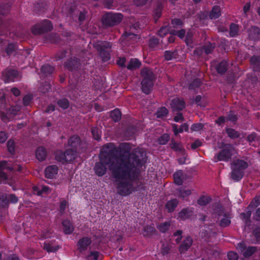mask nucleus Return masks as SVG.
Wrapping results in <instances>:
<instances>
[{
    "mask_svg": "<svg viewBox=\"0 0 260 260\" xmlns=\"http://www.w3.org/2000/svg\"><path fill=\"white\" fill-rule=\"evenodd\" d=\"M113 156L106 159L103 156V160L111 162L109 170L112 177L114 179L117 193L121 196H127L135 191L143 188L142 185L134 186V182L138 178L139 168L146 162V152L139 147L134 149L128 155L124 154L120 157H115L117 150L112 149Z\"/></svg>",
    "mask_w": 260,
    "mask_h": 260,
    "instance_id": "f257e3e1",
    "label": "nucleus"
},
{
    "mask_svg": "<svg viewBox=\"0 0 260 260\" xmlns=\"http://www.w3.org/2000/svg\"><path fill=\"white\" fill-rule=\"evenodd\" d=\"M112 149L117 150V153L115 155V157H120L124 154L128 155L131 151L130 144L128 143H122L118 147L111 143L105 145L102 148L100 154V161L96 162L94 167L95 173L99 176H102L106 173L107 168L105 165H107L109 169L111 162H105L103 160V156H105L107 158L106 159H111V156L113 155L111 152Z\"/></svg>",
    "mask_w": 260,
    "mask_h": 260,
    "instance_id": "f03ea898",
    "label": "nucleus"
},
{
    "mask_svg": "<svg viewBox=\"0 0 260 260\" xmlns=\"http://www.w3.org/2000/svg\"><path fill=\"white\" fill-rule=\"evenodd\" d=\"M142 80L141 83L142 91L148 94L152 89L155 76L152 71L147 68H143L141 71Z\"/></svg>",
    "mask_w": 260,
    "mask_h": 260,
    "instance_id": "7ed1b4c3",
    "label": "nucleus"
},
{
    "mask_svg": "<svg viewBox=\"0 0 260 260\" xmlns=\"http://www.w3.org/2000/svg\"><path fill=\"white\" fill-rule=\"evenodd\" d=\"M248 164L244 160L237 159L231 164V178L236 181L241 180L244 176V170L248 167Z\"/></svg>",
    "mask_w": 260,
    "mask_h": 260,
    "instance_id": "20e7f679",
    "label": "nucleus"
},
{
    "mask_svg": "<svg viewBox=\"0 0 260 260\" xmlns=\"http://www.w3.org/2000/svg\"><path fill=\"white\" fill-rule=\"evenodd\" d=\"M236 153V149L232 145L224 144L222 145L221 150L214 156L213 160L215 162L218 161L228 162L231 159L232 155Z\"/></svg>",
    "mask_w": 260,
    "mask_h": 260,
    "instance_id": "39448f33",
    "label": "nucleus"
},
{
    "mask_svg": "<svg viewBox=\"0 0 260 260\" xmlns=\"http://www.w3.org/2000/svg\"><path fill=\"white\" fill-rule=\"evenodd\" d=\"M94 48L99 53L103 61H107L110 59L112 44L109 42L98 41L93 45Z\"/></svg>",
    "mask_w": 260,
    "mask_h": 260,
    "instance_id": "423d86ee",
    "label": "nucleus"
},
{
    "mask_svg": "<svg viewBox=\"0 0 260 260\" xmlns=\"http://www.w3.org/2000/svg\"><path fill=\"white\" fill-rule=\"evenodd\" d=\"M122 16L120 13H107L104 14L102 17V23L106 27L114 26L121 21Z\"/></svg>",
    "mask_w": 260,
    "mask_h": 260,
    "instance_id": "0eeeda50",
    "label": "nucleus"
},
{
    "mask_svg": "<svg viewBox=\"0 0 260 260\" xmlns=\"http://www.w3.org/2000/svg\"><path fill=\"white\" fill-rule=\"evenodd\" d=\"M77 155V151L72 149H68L65 152L57 150L55 152V159L62 163L70 162L74 160Z\"/></svg>",
    "mask_w": 260,
    "mask_h": 260,
    "instance_id": "6e6552de",
    "label": "nucleus"
},
{
    "mask_svg": "<svg viewBox=\"0 0 260 260\" xmlns=\"http://www.w3.org/2000/svg\"><path fill=\"white\" fill-rule=\"evenodd\" d=\"M52 29L53 26L50 21L44 20L41 23L34 25L31 28V32L33 34L38 35L51 31Z\"/></svg>",
    "mask_w": 260,
    "mask_h": 260,
    "instance_id": "1a4fd4ad",
    "label": "nucleus"
},
{
    "mask_svg": "<svg viewBox=\"0 0 260 260\" xmlns=\"http://www.w3.org/2000/svg\"><path fill=\"white\" fill-rule=\"evenodd\" d=\"M237 248L241 252L243 256L247 258L251 256L254 253L257 251L258 248L256 246L247 247L246 244L244 242H240L237 244Z\"/></svg>",
    "mask_w": 260,
    "mask_h": 260,
    "instance_id": "9d476101",
    "label": "nucleus"
},
{
    "mask_svg": "<svg viewBox=\"0 0 260 260\" xmlns=\"http://www.w3.org/2000/svg\"><path fill=\"white\" fill-rule=\"evenodd\" d=\"M18 76V71L11 68L6 69L2 73V78L5 82L14 81Z\"/></svg>",
    "mask_w": 260,
    "mask_h": 260,
    "instance_id": "9b49d317",
    "label": "nucleus"
},
{
    "mask_svg": "<svg viewBox=\"0 0 260 260\" xmlns=\"http://www.w3.org/2000/svg\"><path fill=\"white\" fill-rule=\"evenodd\" d=\"M91 239L88 237H84L79 240L77 244V249L82 252L87 249L88 247L91 243Z\"/></svg>",
    "mask_w": 260,
    "mask_h": 260,
    "instance_id": "f8f14e48",
    "label": "nucleus"
},
{
    "mask_svg": "<svg viewBox=\"0 0 260 260\" xmlns=\"http://www.w3.org/2000/svg\"><path fill=\"white\" fill-rule=\"evenodd\" d=\"M82 142L78 135H73L68 140V145L72 149L77 151L81 148Z\"/></svg>",
    "mask_w": 260,
    "mask_h": 260,
    "instance_id": "ddd939ff",
    "label": "nucleus"
},
{
    "mask_svg": "<svg viewBox=\"0 0 260 260\" xmlns=\"http://www.w3.org/2000/svg\"><path fill=\"white\" fill-rule=\"evenodd\" d=\"M170 105L173 112L181 111L185 107L184 101L178 98L173 99Z\"/></svg>",
    "mask_w": 260,
    "mask_h": 260,
    "instance_id": "4468645a",
    "label": "nucleus"
},
{
    "mask_svg": "<svg viewBox=\"0 0 260 260\" xmlns=\"http://www.w3.org/2000/svg\"><path fill=\"white\" fill-rule=\"evenodd\" d=\"M249 40L258 41L260 40V28L257 26H251L248 30Z\"/></svg>",
    "mask_w": 260,
    "mask_h": 260,
    "instance_id": "2eb2a0df",
    "label": "nucleus"
},
{
    "mask_svg": "<svg viewBox=\"0 0 260 260\" xmlns=\"http://www.w3.org/2000/svg\"><path fill=\"white\" fill-rule=\"evenodd\" d=\"M87 13V11L85 10L81 11L79 10H75L73 12V14L71 13V15L73 19L77 18L81 24L85 20Z\"/></svg>",
    "mask_w": 260,
    "mask_h": 260,
    "instance_id": "dca6fc26",
    "label": "nucleus"
},
{
    "mask_svg": "<svg viewBox=\"0 0 260 260\" xmlns=\"http://www.w3.org/2000/svg\"><path fill=\"white\" fill-rule=\"evenodd\" d=\"M79 62L78 59L76 58H71L64 63L65 67L69 71H73L78 68Z\"/></svg>",
    "mask_w": 260,
    "mask_h": 260,
    "instance_id": "f3484780",
    "label": "nucleus"
},
{
    "mask_svg": "<svg viewBox=\"0 0 260 260\" xmlns=\"http://www.w3.org/2000/svg\"><path fill=\"white\" fill-rule=\"evenodd\" d=\"M58 168L55 165H52L47 167L45 170V176L47 178L52 179L57 174Z\"/></svg>",
    "mask_w": 260,
    "mask_h": 260,
    "instance_id": "a211bd4d",
    "label": "nucleus"
},
{
    "mask_svg": "<svg viewBox=\"0 0 260 260\" xmlns=\"http://www.w3.org/2000/svg\"><path fill=\"white\" fill-rule=\"evenodd\" d=\"M192 242V239L190 237H187L179 247L180 253H184L191 246Z\"/></svg>",
    "mask_w": 260,
    "mask_h": 260,
    "instance_id": "6ab92c4d",
    "label": "nucleus"
},
{
    "mask_svg": "<svg viewBox=\"0 0 260 260\" xmlns=\"http://www.w3.org/2000/svg\"><path fill=\"white\" fill-rule=\"evenodd\" d=\"M193 212L192 208H184L178 214V218L180 220H185L192 215Z\"/></svg>",
    "mask_w": 260,
    "mask_h": 260,
    "instance_id": "aec40b11",
    "label": "nucleus"
},
{
    "mask_svg": "<svg viewBox=\"0 0 260 260\" xmlns=\"http://www.w3.org/2000/svg\"><path fill=\"white\" fill-rule=\"evenodd\" d=\"M63 232L65 234H71L74 231V228L70 220L66 219L62 221Z\"/></svg>",
    "mask_w": 260,
    "mask_h": 260,
    "instance_id": "412c9836",
    "label": "nucleus"
},
{
    "mask_svg": "<svg viewBox=\"0 0 260 260\" xmlns=\"http://www.w3.org/2000/svg\"><path fill=\"white\" fill-rule=\"evenodd\" d=\"M178 201L176 199H173L168 201L165 205L166 208L168 212L171 213L173 212L178 205Z\"/></svg>",
    "mask_w": 260,
    "mask_h": 260,
    "instance_id": "4be33fe9",
    "label": "nucleus"
},
{
    "mask_svg": "<svg viewBox=\"0 0 260 260\" xmlns=\"http://www.w3.org/2000/svg\"><path fill=\"white\" fill-rule=\"evenodd\" d=\"M221 15L220 8L218 6H214L209 14V17L211 19L218 18Z\"/></svg>",
    "mask_w": 260,
    "mask_h": 260,
    "instance_id": "5701e85b",
    "label": "nucleus"
},
{
    "mask_svg": "<svg viewBox=\"0 0 260 260\" xmlns=\"http://www.w3.org/2000/svg\"><path fill=\"white\" fill-rule=\"evenodd\" d=\"M36 155L39 161H43L47 156L46 149L43 147H38L36 150Z\"/></svg>",
    "mask_w": 260,
    "mask_h": 260,
    "instance_id": "b1692460",
    "label": "nucleus"
},
{
    "mask_svg": "<svg viewBox=\"0 0 260 260\" xmlns=\"http://www.w3.org/2000/svg\"><path fill=\"white\" fill-rule=\"evenodd\" d=\"M183 173L182 170H179L174 174V182L178 185H181L183 184Z\"/></svg>",
    "mask_w": 260,
    "mask_h": 260,
    "instance_id": "393cba45",
    "label": "nucleus"
},
{
    "mask_svg": "<svg viewBox=\"0 0 260 260\" xmlns=\"http://www.w3.org/2000/svg\"><path fill=\"white\" fill-rule=\"evenodd\" d=\"M231 216L230 213L224 214L223 217L220 219L219 225L221 227H226L231 224Z\"/></svg>",
    "mask_w": 260,
    "mask_h": 260,
    "instance_id": "a878e982",
    "label": "nucleus"
},
{
    "mask_svg": "<svg viewBox=\"0 0 260 260\" xmlns=\"http://www.w3.org/2000/svg\"><path fill=\"white\" fill-rule=\"evenodd\" d=\"M228 70V63L226 61L223 60L220 62L216 67V71L218 74H224Z\"/></svg>",
    "mask_w": 260,
    "mask_h": 260,
    "instance_id": "bb28decb",
    "label": "nucleus"
},
{
    "mask_svg": "<svg viewBox=\"0 0 260 260\" xmlns=\"http://www.w3.org/2000/svg\"><path fill=\"white\" fill-rule=\"evenodd\" d=\"M239 29V26L238 24L232 23L230 25L229 34L230 37H235L238 36Z\"/></svg>",
    "mask_w": 260,
    "mask_h": 260,
    "instance_id": "cd10ccee",
    "label": "nucleus"
},
{
    "mask_svg": "<svg viewBox=\"0 0 260 260\" xmlns=\"http://www.w3.org/2000/svg\"><path fill=\"white\" fill-rule=\"evenodd\" d=\"M54 70L53 67L48 64H44L41 69V73L45 76L51 74Z\"/></svg>",
    "mask_w": 260,
    "mask_h": 260,
    "instance_id": "c85d7f7f",
    "label": "nucleus"
},
{
    "mask_svg": "<svg viewBox=\"0 0 260 260\" xmlns=\"http://www.w3.org/2000/svg\"><path fill=\"white\" fill-rule=\"evenodd\" d=\"M155 229L151 225H146L143 228V235L144 236L150 237L155 234Z\"/></svg>",
    "mask_w": 260,
    "mask_h": 260,
    "instance_id": "c756f323",
    "label": "nucleus"
},
{
    "mask_svg": "<svg viewBox=\"0 0 260 260\" xmlns=\"http://www.w3.org/2000/svg\"><path fill=\"white\" fill-rule=\"evenodd\" d=\"M171 148L175 151L184 152V149L180 143L176 142L174 140H172L170 143Z\"/></svg>",
    "mask_w": 260,
    "mask_h": 260,
    "instance_id": "7c9ffc66",
    "label": "nucleus"
},
{
    "mask_svg": "<svg viewBox=\"0 0 260 260\" xmlns=\"http://www.w3.org/2000/svg\"><path fill=\"white\" fill-rule=\"evenodd\" d=\"M168 114V110L165 107H162L159 108L155 113L157 118H163L164 117H167Z\"/></svg>",
    "mask_w": 260,
    "mask_h": 260,
    "instance_id": "2f4dec72",
    "label": "nucleus"
},
{
    "mask_svg": "<svg viewBox=\"0 0 260 260\" xmlns=\"http://www.w3.org/2000/svg\"><path fill=\"white\" fill-rule=\"evenodd\" d=\"M141 65L140 61L137 59H132L129 63L127 66V68L128 70H133L134 69H136L139 68Z\"/></svg>",
    "mask_w": 260,
    "mask_h": 260,
    "instance_id": "473e14b6",
    "label": "nucleus"
},
{
    "mask_svg": "<svg viewBox=\"0 0 260 260\" xmlns=\"http://www.w3.org/2000/svg\"><path fill=\"white\" fill-rule=\"evenodd\" d=\"M162 9V5L160 3H158L154 12V17L155 22L160 17Z\"/></svg>",
    "mask_w": 260,
    "mask_h": 260,
    "instance_id": "72a5a7b5",
    "label": "nucleus"
},
{
    "mask_svg": "<svg viewBox=\"0 0 260 260\" xmlns=\"http://www.w3.org/2000/svg\"><path fill=\"white\" fill-rule=\"evenodd\" d=\"M110 116L114 121L117 122L120 120L121 114L118 109H116L111 112Z\"/></svg>",
    "mask_w": 260,
    "mask_h": 260,
    "instance_id": "f704fd0d",
    "label": "nucleus"
},
{
    "mask_svg": "<svg viewBox=\"0 0 260 260\" xmlns=\"http://www.w3.org/2000/svg\"><path fill=\"white\" fill-rule=\"evenodd\" d=\"M17 50V46L15 44L10 43L8 45L6 49V52L7 55L10 56L13 53L15 54Z\"/></svg>",
    "mask_w": 260,
    "mask_h": 260,
    "instance_id": "c9c22d12",
    "label": "nucleus"
},
{
    "mask_svg": "<svg viewBox=\"0 0 260 260\" xmlns=\"http://www.w3.org/2000/svg\"><path fill=\"white\" fill-rule=\"evenodd\" d=\"M178 192V196L182 198H184L191 193V191L190 189H185L182 187H180L177 190Z\"/></svg>",
    "mask_w": 260,
    "mask_h": 260,
    "instance_id": "e433bc0d",
    "label": "nucleus"
},
{
    "mask_svg": "<svg viewBox=\"0 0 260 260\" xmlns=\"http://www.w3.org/2000/svg\"><path fill=\"white\" fill-rule=\"evenodd\" d=\"M91 132L93 138L97 140L100 141L101 138V131L96 127L91 128Z\"/></svg>",
    "mask_w": 260,
    "mask_h": 260,
    "instance_id": "4c0bfd02",
    "label": "nucleus"
},
{
    "mask_svg": "<svg viewBox=\"0 0 260 260\" xmlns=\"http://www.w3.org/2000/svg\"><path fill=\"white\" fill-rule=\"evenodd\" d=\"M226 132L229 137L232 139H236L239 137V133L235 129L228 128L226 129Z\"/></svg>",
    "mask_w": 260,
    "mask_h": 260,
    "instance_id": "58836bf2",
    "label": "nucleus"
},
{
    "mask_svg": "<svg viewBox=\"0 0 260 260\" xmlns=\"http://www.w3.org/2000/svg\"><path fill=\"white\" fill-rule=\"evenodd\" d=\"M171 224L169 222L166 221L157 226V229L161 233H166L169 229Z\"/></svg>",
    "mask_w": 260,
    "mask_h": 260,
    "instance_id": "ea45409f",
    "label": "nucleus"
},
{
    "mask_svg": "<svg viewBox=\"0 0 260 260\" xmlns=\"http://www.w3.org/2000/svg\"><path fill=\"white\" fill-rule=\"evenodd\" d=\"M211 198L209 197L202 196L198 200V203L201 206H206L211 202Z\"/></svg>",
    "mask_w": 260,
    "mask_h": 260,
    "instance_id": "a19ab883",
    "label": "nucleus"
},
{
    "mask_svg": "<svg viewBox=\"0 0 260 260\" xmlns=\"http://www.w3.org/2000/svg\"><path fill=\"white\" fill-rule=\"evenodd\" d=\"M59 248V246H53L50 243H44V249L48 252H55Z\"/></svg>",
    "mask_w": 260,
    "mask_h": 260,
    "instance_id": "79ce46f5",
    "label": "nucleus"
},
{
    "mask_svg": "<svg viewBox=\"0 0 260 260\" xmlns=\"http://www.w3.org/2000/svg\"><path fill=\"white\" fill-rule=\"evenodd\" d=\"M177 54L176 51H166L164 52V57L166 60H170L174 58H176Z\"/></svg>",
    "mask_w": 260,
    "mask_h": 260,
    "instance_id": "37998d69",
    "label": "nucleus"
},
{
    "mask_svg": "<svg viewBox=\"0 0 260 260\" xmlns=\"http://www.w3.org/2000/svg\"><path fill=\"white\" fill-rule=\"evenodd\" d=\"M170 138L169 134H164L158 139L157 142L160 145H165L169 141Z\"/></svg>",
    "mask_w": 260,
    "mask_h": 260,
    "instance_id": "c03bdc74",
    "label": "nucleus"
},
{
    "mask_svg": "<svg viewBox=\"0 0 260 260\" xmlns=\"http://www.w3.org/2000/svg\"><path fill=\"white\" fill-rule=\"evenodd\" d=\"M100 252L96 251H90L89 254L86 256L87 260H98L100 256Z\"/></svg>",
    "mask_w": 260,
    "mask_h": 260,
    "instance_id": "a18cd8bd",
    "label": "nucleus"
},
{
    "mask_svg": "<svg viewBox=\"0 0 260 260\" xmlns=\"http://www.w3.org/2000/svg\"><path fill=\"white\" fill-rule=\"evenodd\" d=\"M214 48V44H212L211 43H207L202 47L203 52H205L206 54L211 53Z\"/></svg>",
    "mask_w": 260,
    "mask_h": 260,
    "instance_id": "49530a36",
    "label": "nucleus"
},
{
    "mask_svg": "<svg viewBox=\"0 0 260 260\" xmlns=\"http://www.w3.org/2000/svg\"><path fill=\"white\" fill-rule=\"evenodd\" d=\"M259 139H260V138L258 137L257 136V134L254 132H253L249 135L246 139L247 141L249 143V144L253 146H254V145L252 144V143L255 141H258Z\"/></svg>",
    "mask_w": 260,
    "mask_h": 260,
    "instance_id": "de8ad7c7",
    "label": "nucleus"
},
{
    "mask_svg": "<svg viewBox=\"0 0 260 260\" xmlns=\"http://www.w3.org/2000/svg\"><path fill=\"white\" fill-rule=\"evenodd\" d=\"M57 104L59 107L63 109H66L69 107V102L68 100L66 99H62L58 100Z\"/></svg>",
    "mask_w": 260,
    "mask_h": 260,
    "instance_id": "09e8293b",
    "label": "nucleus"
},
{
    "mask_svg": "<svg viewBox=\"0 0 260 260\" xmlns=\"http://www.w3.org/2000/svg\"><path fill=\"white\" fill-rule=\"evenodd\" d=\"M136 37L137 36L134 33L125 32L122 35L121 39L123 41L127 42L129 41L130 39H133V38H136Z\"/></svg>",
    "mask_w": 260,
    "mask_h": 260,
    "instance_id": "8fccbe9b",
    "label": "nucleus"
},
{
    "mask_svg": "<svg viewBox=\"0 0 260 260\" xmlns=\"http://www.w3.org/2000/svg\"><path fill=\"white\" fill-rule=\"evenodd\" d=\"M8 204V198L6 194H0V206L4 207Z\"/></svg>",
    "mask_w": 260,
    "mask_h": 260,
    "instance_id": "3c124183",
    "label": "nucleus"
},
{
    "mask_svg": "<svg viewBox=\"0 0 260 260\" xmlns=\"http://www.w3.org/2000/svg\"><path fill=\"white\" fill-rule=\"evenodd\" d=\"M201 84V81L200 79H196L193 80L189 85V88L190 89H194L198 88Z\"/></svg>",
    "mask_w": 260,
    "mask_h": 260,
    "instance_id": "603ef678",
    "label": "nucleus"
},
{
    "mask_svg": "<svg viewBox=\"0 0 260 260\" xmlns=\"http://www.w3.org/2000/svg\"><path fill=\"white\" fill-rule=\"evenodd\" d=\"M250 62L255 67L260 66V56H253L250 58Z\"/></svg>",
    "mask_w": 260,
    "mask_h": 260,
    "instance_id": "864d4df0",
    "label": "nucleus"
},
{
    "mask_svg": "<svg viewBox=\"0 0 260 260\" xmlns=\"http://www.w3.org/2000/svg\"><path fill=\"white\" fill-rule=\"evenodd\" d=\"M251 215V212L250 210L246 211V212H243L240 214L241 218L245 220L246 223L250 221V218Z\"/></svg>",
    "mask_w": 260,
    "mask_h": 260,
    "instance_id": "5fc2aeb1",
    "label": "nucleus"
},
{
    "mask_svg": "<svg viewBox=\"0 0 260 260\" xmlns=\"http://www.w3.org/2000/svg\"><path fill=\"white\" fill-rule=\"evenodd\" d=\"M15 142L13 140L10 139L7 142V148L8 151L13 154L15 151Z\"/></svg>",
    "mask_w": 260,
    "mask_h": 260,
    "instance_id": "6e6d98bb",
    "label": "nucleus"
},
{
    "mask_svg": "<svg viewBox=\"0 0 260 260\" xmlns=\"http://www.w3.org/2000/svg\"><path fill=\"white\" fill-rule=\"evenodd\" d=\"M159 44V40L153 37L151 38L149 40V46L150 48H155Z\"/></svg>",
    "mask_w": 260,
    "mask_h": 260,
    "instance_id": "4d7b16f0",
    "label": "nucleus"
},
{
    "mask_svg": "<svg viewBox=\"0 0 260 260\" xmlns=\"http://www.w3.org/2000/svg\"><path fill=\"white\" fill-rule=\"evenodd\" d=\"M260 204V196L255 197L252 201L250 203L248 207L250 208H256Z\"/></svg>",
    "mask_w": 260,
    "mask_h": 260,
    "instance_id": "13d9d810",
    "label": "nucleus"
},
{
    "mask_svg": "<svg viewBox=\"0 0 260 260\" xmlns=\"http://www.w3.org/2000/svg\"><path fill=\"white\" fill-rule=\"evenodd\" d=\"M169 32V28L167 26H162L158 31V35L160 37H164Z\"/></svg>",
    "mask_w": 260,
    "mask_h": 260,
    "instance_id": "bf43d9fd",
    "label": "nucleus"
},
{
    "mask_svg": "<svg viewBox=\"0 0 260 260\" xmlns=\"http://www.w3.org/2000/svg\"><path fill=\"white\" fill-rule=\"evenodd\" d=\"M171 34L173 35H177L180 38H183L185 34V30L184 29H181L180 30L176 31V30H172L170 32Z\"/></svg>",
    "mask_w": 260,
    "mask_h": 260,
    "instance_id": "052dcab7",
    "label": "nucleus"
},
{
    "mask_svg": "<svg viewBox=\"0 0 260 260\" xmlns=\"http://www.w3.org/2000/svg\"><path fill=\"white\" fill-rule=\"evenodd\" d=\"M226 119L232 122H235L237 120V116L233 111H230L226 116Z\"/></svg>",
    "mask_w": 260,
    "mask_h": 260,
    "instance_id": "680f3d73",
    "label": "nucleus"
},
{
    "mask_svg": "<svg viewBox=\"0 0 260 260\" xmlns=\"http://www.w3.org/2000/svg\"><path fill=\"white\" fill-rule=\"evenodd\" d=\"M228 257L229 260H238L239 256L236 252L231 251L228 253Z\"/></svg>",
    "mask_w": 260,
    "mask_h": 260,
    "instance_id": "e2e57ef3",
    "label": "nucleus"
},
{
    "mask_svg": "<svg viewBox=\"0 0 260 260\" xmlns=\"http://www.w3.org/2000/svg\"><path fill=\"white\" fill-rule=\"evenodd\" d=\"M204 125L202 123H198L192 125L191 126V131H199L203 129Z\"/></svg>",
    "mask_w": 260,
    "mask_h": 260,
    "instance_id": "0e129e2a",
    "label": "nucleus"
},
{
    "mask_svg": "<svg viewBox=\"0 0 260 260\" xmlns=\"http://www.w3.org/2000/svg\"><path fill=\"white\" fill-rule=\"evenodd\" d=\"M5 169L12 170L13 169L11 167L7 166V161L5 160L0 161V171H4Z\"/></svg>",
    "mask_w": 260,
    "mask_h": 260,
    "instance_id": "69168bd1",
    "label": "nucleus"
},
{
    "mask_svg": "<svg viewBox=\"0 0 260 260\" xmlns=\"http://www.w3.org/2000/svg\"><path fill=\"white\" fill-rule=\"evenodd\" d=\"M47 39L50 41L51 43H55L58 41V37L56 34H51L47 37Z\"/></svg>",
    "mask_w": 260,
    "mask_h": 260,
    "instance_id": "338daca9",
    "label": "nucleus"
},
{
    "mask_svg": "<svg viewBox=\"0 0 260 260\" xmlns=\"http://www.w3.org/2000/svg\"><path fill=\"white\" fill-rule=\"evenodd\" d=\"M66 50H61L58 52L55 55L56 60H58L63 58L66 56Z\"/></svg>",
    "mask_w": 260,
    "mask_h": 260,
    "instance_id": "774afa93",
    "label": "nucleus"
}]
</instances>
